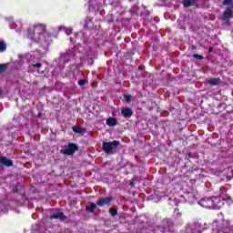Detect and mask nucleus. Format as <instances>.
<instances>
[{"mask_svg": "<svg viewBox=\"0 0 233 233\" xmlns=\"http://www.w3.org/2000/svg\"><path fill=\"white\" fill-rule=\"evenodd\" d=\"M27 37L36 43H46V25L38 24L33 27H29Z\"/></svg>", "mask_w": 233, "mask_h": 233, "instance_id": "1", "label": "nucleus"}, {"mask_svg": "<svg viewBox=\"0 0 233 233\" xmlns=\"http://www.w3.org/2000/svg\"><path fill=\"white\" fill-rule=\"evenodd\" d=\"M120 145H121V142H119L117 140L103 142L102 150L106 154L112 156V154H114V150H116V148H119Z\"/></svg>", "mask_w": 233, "mask_h": 233, "instance_id": "2", "label": "nucleus"}, {"mask_svg": "<svg viewBox=\"0 0 233 233\" xmlns=\"http://www.w3.org/2000/svg\"><path fill=\"white\" fill-rule=\"evenodd\" d=\"M77 150H79V147L76 144L68 143L67 148L61 149L60 154H64V156H74Z\"/></svg>", "mask_w": 233, "mask_h": 233, "instance_id": "3", "label": "nucleus"}, {"mask_svg": "<svg viewBox=\"0 0 233 233\" xmlns=\"http://www.w3.org/2000/svg\"><path fill=\"white\" fill-rule=\"evenodd\" d=\"M218 232L232 233V226L228 220L222 219L218 228Z\"/></svg>", "mask_w": 233, "mask_h": 233, "instance_id": "4", "label": "nucleus"}, {"mask_svg": "<svg viewBox=\"0 0 233 233\" xmlns=\"http://www.w3.org/2000/svg\"><path fill=\"white\" fill-rule=\"evenodd\" d=\"M211 203L214 210H219L225 205V200L221 199L220 197H211Z\"/></svg>", "mask_w": 233, "mask_h": 233, "instance_id": "5", "label": "nucleus"}, {"mask_svg": "<svg viewBox=\"0 0 233 233\" xmlns=\"http://www.w3.org/2000/svg\"><path fill=\"white\" fill-rule=\"evenodd\" d=\"M112 201H114V198L106 197L104 198H99L96 201V205L97 207H110V205H112Z\"/></svg>", "mask_w": 233, "mask_h": 233, "instance_id": "6", "label": "nucleus"}, {"mask_svg": "<svg viewBox=\"0 0 233 233\" xmlns=\"http://www.w3.org/2000/svg\"><path fill=\"white\" fill-rule=\"evenodd\" d=\"M198 204L204 208H212V197L201 198Z\"/></svg>", "mask_w": 233, "mask_h": 233, "instance_id": "7", "label": "nucleus"}, {"mask_svg": "<svg viewBox=\"0 0 233 233\" xmlns=\"http://www.w3.org/2000/svg\"><path fill=\"white\" fill-rule=\"evenodd\" d=\"M121 114L125 119H130L134 116V111L130 107H122Z\"/></svg>", "mask_w": 233, "mask_h": 233, "instance_id": "8", "label": "nucleus"}, {"mask_svg": "<svg viewBox=\"0 0 233 233\" xmlns=\"http://www.w3.org/2000/svg\"><path fill=\"white\" fill-rule=\"evenodd\" d=\"M233 17V10L232 7H226L225 11L223 12L222 15L220 18L222 19H228V21H230V19H232Z\"/></svg>", "mask_w": 233, "mask_h": 233, "instance_id": "9", "label": "nucleus"}, {"mask_svg": "<svg viewBox=\"0 0 233 233\" xmlns=\"http://www.w3.org/2000/svg\"><path fill=\"white\" fill-rule=\"evenodd\" d=\"M0 164L4 167H14V161L6 157H0Z\"/></svg>", "mask_w": 233, "mask_h": 233, "instance_id": "10", "label": "nucleus"}, {"mask_svg": "<svg viewBox=\"0 0 233 233\" xmlns=\"http://www.w3.org/2000/svg\"><path fill=\"white\" fill-rule=\"evenodd\" d=\"M50 219H60V221H65L66 219V216L63 212H56L51 214Z\"/></svg>", "mask_w": 233, "mask_h": 233, "instance_id": "11", "label": "nucleus"}, {"mask_svg": "<svg viewBox=\"0 0 233 233\" xmlns=\"http://www.w3.org/2000/svg\"><path fill=\"white\" fill-rule=\"evenodd\" d=\"M117 125V119L115 117H109L106 119V126L107 127H116Z\"/></svg>", "mask_w": 233, "mask_h": 233, "instance_id": "12", "label": "nucleus"}, {"mask_svg": "<svg viewBox=\"0 0 233 233\" xmlns=\"http://www.w3.org/2000/svg\"><path fill=\"white\" fill-rule=\"evenodd\" d=\"M219 83H221V79H219V78H210L209 79V85H211V86H218V85H219Z\"/></svg>", "mask_w": 233, "mask_h": 233, "instance_id": "13", "label": "nucleus"}, {"mask_svg": "<svg viewBox=\"0 0 233 233\" xmlns=\"http://www.w3.org/2000/svg\"><path fill=\"white\" fill-rule=\"evenodd\" d=\"M183 6L185 8H190V6H194V2L192 0H183L182 1Z\"/></svg>", "mask_w": 233, "mask_h": 233, "instance_id": "14", "label": "nucleus"}, {"mask_svg": "<svg viewBox=\"0 0 233 233\" xmlns=\"http://www.w3.org/2000/svg\"><path fill=\"white\" fill-rule=\"evenodd\" d=\"M97 208V205L94 202H91L89 206H86V209L88 210L89 212H94Z\"/></svg>", "mask_w": 233, "mask_h": 233, "instance_id": "15", "label": "nucleus"}, {"mask_svg": "<svg viewBox=\"0 0 233 233\" xmlns=\"http://www.w3.org/2000/svg\"><path fill=\"white\" fill-rule=\"evenodd\" d=\"M73 132H75L76 134H85V128L73 127Z\"/></svg>", "mask_w": 233, "mask_h": 233, "instance_id": "16", "label": "nucleus"}, {"mask_svg": "<svg viewBox=\"0 0 233 233\" xmlns=\"http://www.w3.org/2000/svg\"><path fill=\"white\" fill-rule=\"evenodd\" d=\"M6 46L5 40H0V52H5Z\"/></svg>", "mask_w": 233, "mask_h": 233, "instance_id": "17", "label": "nucleus"}, {"mask_svg": "<svg viewBox=\"0 0 233 233\" xmlns=\"http://www.w3.org/2000/svg\"><path fill=\"white\" fill-rule=\"evenodd\" d=\"M8 64H0V74H3V72H6Z\"/></svg>", "mask_w": 233, "mask_h": 233, "instance_id": "18", "label": "nucleus"}, {"mask_svg": "<svg viewBox=\"0 0 233 233\" xmlns=\"http://www.w3.org/2000/svg\"><path fill=\"white\" fill-rule=\"evenodd\" d=\"M222 21V26H230V20L220 18Z\"/></svg>", "mask_w": 233, "mask_h": 233, "instance_id": "19", "label": "nucleus"}, {"mask_svg": "<svg viewBox=\"0 0 233 233\" xmlns=\"http://www.w3.org/2000/svg\"><path fill=\"white\" fill-rule=\"evenodd\" d=\"M86 83H88V80H86V79H80V80H78L77 85L79 86H85V85H86Z\"/></svg>", "mask_w": 233, "mask_h": 233, "instance_id": "20", "label": "nucleus"}, {"mask_svg": "<svg viewBox=\"0 0 233 233\" xmlns=\"http://www.w3.org/2000/svg\"><path fill=\"white\" fill-rule=\"evenodd\" d=\"M109 214H111V216H117V209L110 208Z\"/></svg>", "mask_w": 233, "mask_h": 233, "instance_id": "21", "label": "nucleus"}, {"mask_svg": "<svg viewBox=\"0 0 233 233\" xmlns=\"http://www.w3.org/2000/svg\"><path fill=\"white\" fill-rule=\"evenodd\" d=\"M232 4H233V0H223V5L225 6H229Z\"/></svg>", "mask_w": 233, "mask_h": 233, "instance_id": "22", "label": "nucleus"}, {"mask_svg": "<svg viewBox=\"0 0 233 233\" xmlns=\"http://www.w3.org/2000/svg\"><path fill=\"white\" fill-rule=\"evenodd\" d=\"M125 99L127 103H130V101H132V96L130 95H126L125 96Z\"/></svg>", "mask_w": 233, "mask_h": 233, "instance_id": "23", "label": "nucleus"}, {"mask_svg": "<svg viewBox=\"0 0 233 233\" xmlns=\"http://www.w3.org/2000/svg\"><path fill=\"white\" fill-rule=\"evenodd\" d=\"M193 57H194V59H199V60L203 59V56L198 55V54L193 55Z\"/></svg>", "mask_w": 233, "mask_h": 233, "instance_id": "24", "label": "nucleus"}, {"mask_svg": "<svg viewBox=\"0 0 233 233\" xmlns=\"http://www.w3.org/2000/svg\"><path fill=\"white\" fill-rule=\"evenodd\" d=\"M41 66H43L41 63H36L33 65V68H41Z\"/></svg>", "mask_w": 233, "mask_h": 233, "instance_id": "25", "label": "nucleus"}, {"mask_svg": "<svg viewBox=\"0 0 233 233\" xmlns=\"http://www.w3.org/2000/svg\"><path fill=\"white\" fill-rule=\"evenodd\" d=\"M66 34H67V35H70V34H72V29L66 30Z\"/></svg>", "mask_w": 233, "mask_h": 233, "instance_id": "26", "label": "nucleus"}, {"mask_svg": "<svg viewBox=\"0 0 233 233\" xmlns=\"http://www.w3.org/2000/svg\"><path fill=\"white\" fill-rule=\"evenodd\" d=\"M193 2V5H196V3H198L199 0H191Z\"/></svg>", "mask_w": 233, "mask_h": 233, "instance_id": "27", "label": "nucleus"}, {"mask_svg": "<svg viewBox=\"0 0 233 233\" xmlns=\"http://www.w3.org/2000/svg\"><path fill=\"white\" fill-rule=\"evenodd\" d=\"M208 52H209V53H212V52H214V48H212V47H209V50H208Z\"/></svg>", "mask_w": 233, "mask_h": 233, "instance_id": "28", "label": "nucleus"}, {"mask_svg": "<svg viewBox=\"0 0 233 233\" xmlns=\"http://www.w3.org/2000/svg\"><path fill=\"white\" fill-rule=\"evenodd\" d=\"M196 46H192V50H196Z\"/></svg>", "mask_w": 233, "mask_h": 233, "instance_id": "29", "label": "nucleus"}, {"mask_svg": "<svg viewBox=\"0 0 233 233\" xmlns=\"http://www.w3.org/2000/svg\"><path fill=\"white\" fill-rule=\"evenodd\" d=\"M64 57H68V54L64 55Z\"/></svg>", "mask_w": 233, "mask_h": 233, "instance_id": "30", "label": "nucleus"}, {"mask_svg": "<svg viewBox=\"0 0 233 233\" xmlns=\"http://www.w3.org/2000/svg\"><path fill=\"white\" fill-rule=\"evenodd\" d=\"M129 185H132V186H133V185H134V182H133V181H132V182H130V183H129Z\"/></svg>", "mask_w": 233, "mask_h": 233, "instance_id": "31", "label": "nucleus"}, {"mask_svg": "<svg viewBox=\"0 0 233 233\" xmlns=\"http://www.w3.org/2000/svg\"><path fill=\"white\" fill-rule=\"evenodd\" d=\"M1 94H3V90L0 89V96H1Z\"/></svg>", "mask_w": 233, "mask_h": 233, "instance_id": "32", "label": "nucleus"}, {"mask_svg": "<svg viewBox=\"0 0 233 233\" xmlns=\"http://www.w3.org/2000/svg\"><path fill=\"white\" fill-rule=\"evenodd\" d=\"M188 157H191V155H190V154H188Z\"/></svg>", "mask_w": 233, "mask_h": 233, "instance_id": "33", "label": "nucleus"}]
</instances>
